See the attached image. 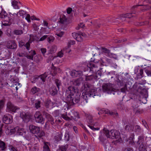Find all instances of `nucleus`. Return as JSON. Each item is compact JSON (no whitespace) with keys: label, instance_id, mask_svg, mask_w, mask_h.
Masks as SVG:
<instances>
[{"label":"nucleus","instance_id":"1a4fd4ad","mask_svg":"<svg viewBox=\"0 0 151 151\" xmlns=\"http://www.w3.org/2000/svg\"><path fill=\"white\" fill-rule=\"evenodd\" d=\"M11 132H12V133H14L16 132V134L18 135L22 136L25 133L26 131L23 128H19L18 127H17L14 128V129H11L10 130Z\"/></svg>","mask_w":151,"mask_h":151},{"label":"nucleus","instance_id":"c9c22d12","mask_svg":"<svg viewBox=\"0 0 151 151\" xmlns=\"http://www.w3.org/2000/svg\"><path fill=\"white\" fill-rule=\"evenodd\" d=\"M18 2L15 0L12 1V6L15 9H19V6L18 5Z\"/></svg>","mask_w":151,"mask_h":151},{"label":"nucleus","instance_id":"4c0bfd02","mask_svg":"<svg viewBox=\"0 0 151 151\" xmlns=\"http://www.w3.org/2000/svg\"><path fill=\"white\" fill-rule=\"evenodd\" d=\"M70 137L69 132L66 131L64 135V140L67 142L69 141Z\"/></svg>","mask_w":151,"mask_h":151},{"label":"nucleus","instance_id":"13d9d810","mask_svg":"<svg viewBox=\"0 0 151 151\" xmlns=\"http://www.w3.org/2000/svg\"><path fill=\"white\" fill-rule=\"evenodd\" d=\"M143 124L144 126L147 129L148 127V124H147L145 120H142V121Z\"/></svg>","mask_w":151,"mask_h":151},{"label":"nucleus","instance_id":"774afa93","mask_svg":"<svg viewBox=\"0 0 151 151\" xmlns=\"http://www.w3.org/2000/svg\"><path fill=\"white\" fill-rule=\"evenodd\" d=\"M145 71L148 76H151V72L149 70H146Z\"/></svg>","mask_w":151,"mask_h":151},{"label":"nucleus","instance_id":"412c9836","mask_svg":"<svg viewBox=\"0 0 151 151\" xmlns=\"http://www.w3.org/2000/svg\"><path fill=\"white\" fill-rule=\"evenodd\" d=\"M131 13L124 14V17H126V18H130L132 17H134V15H132V14H135V13L136 10V8H135V9H132V7L131 9Z\"/></svg>","mask_w":151,"mask_h":151},{"label":"nucleus","instance_id":"2eb2a0df","mask_svg":"<svg viewBox=\"0 0 151 151\" xmlns=\"http://www.w3.org/2000/svg\"><path fill=\"white\" fill-rule=\"evenodd\" d=\"M98 80V77L97 76L94 75H88V74L85 76V80L86 81H96Z\"/></svg>","mask_w":151,"mask_h":151},{"label":"nucleus","instance_id":"4468645a","mask_svg":"<svg viewBox=\"0 0 151 151\" xmlns=\"http://www.w3.org/2000/svg\"><path fill=\"white\" fill-rule=\"evenodd\" d=\"M43 114L48 119V122L51 124L52 125L55 124V122L52 116L49 114L45 111H43Z\"/></svg>","mask_w":151,"mask_h":151},{"label":"nucleus","instance_id":"a211bd4d","mask_svg":"<svg viewBox=\"0 0 151 151\" xmlns=\"http://www.w3.org/2000/svg\"><path fill=\"white\" fill-rule=\"evenodd\" d=\"M87 66L88 67L90 71L94 72L96 71L95 69L97 67V65H95L93 62H91L87 64Z\"/></svg>","mask_w":151,"mask_h":151},{"label":"nucleus","instance_id":"f704fd0d","mask_svg":"<svg viewBox=\"0 0 151 151\" xmlns=\"http://www.w3.org/2000/svg\"><path fill=\"white\" fill-rule=\"evenodd\" d=\"M101 50L106 55L110 56V50L108 49L102 47L101 48Z\"/></svg>","mask_w":151,"mask_h":151},{"label":"nucleus","instance_id":"58836bf2","mask_svg":"<svg viewBox=\"0 0 151 151\" xmlns=\"http://www.w3.org/2000/svg\"><path fill=\"white\" fill-rule=\"evenodd\" d=\"M81 79L80 78L77 79L74 81L73 85L76 86H79L81 83Z\"/></svg>","mask_w":151,"mask_h":151},{"label":"nucleus","instance_id":"c03bdc74","mask_svg":"<svg viewBox=\"0 0 151 151\" xmlns=\"http://www.w3.org/2000/svg\"><path fill=\"white\" fill-rule=\"evenodd\" d=\"M23 33L22 30L20 29H16L14 31V34L17 35H21Z\"/></svg>","mask_w":151,"mask_h":151},{"label":"nucleus","instance_id":"dca6fc26","mask_svg":"<svg viewBox=\"0 0 151 151\" xmlns=\"http://www.w3.org/2000/svg\"><path fill=\"white\" fill-rule=\"evenodd\" d=\"M106 130V132L104 131V132L106 134V137L111 139H114L115 130H111L110 131L108 130Z\"/></svg>","mask_w":151,"mask_h":151},{"label":"nucleus","instance_id":"09e8293b","mask_svg":"<svg viewBox=\"0 0 151 151\" xmlns=\"http://www.w3.org/2000/svg\"><path fill=\"white\" fill-rule=\"evenodd\" d=\"M47 75L45 73L43 74L38 77V78H40L42 81L43 82L45 81V78L47 77Z\"/></svg>","mask_w":151,"mask_h":151},{"label":"nucleus","instance_id":"20e7f679","mask_svg":"<svg viewBox=\"0 0 151 151\" xmlns=\"http://www.w3.org/2000/svg\"><path fill=\"white\" fill-rule=\"evenodd\" d=\"M103 92L108 94L112 93L114 95L117 92V90L113 87V85L110 83H104L102 86Z\"/></svg>","mask_w":151,"mask_h":151},{"label":"nucleus","instance_id":"72a5a7b5","mask_svg":"<svg viewBox=\"0 0 151 151\" xmlns=\"http://www.w3.org/2000/svg\"><path fill=\"white\" fill-rule=\"evenodd\" d=\"M40 89L36 86L34 87L31 89V92L33 94L40 92Z\"/></svg>","mask_w":151,"mask_h":151},{"label":"nucleus","instance_id":"cd10ccee","mask_svg":"<svg viewBox=\"0 0 151 151\" xmlns=\"http://www.w3.org/2000/svg\"><path fill=\"white\" fill-rule=\"evenodd\" d=\"M84 87V90L86 92L88 91L92 88V85L87 83H85L83 85Z\"/></svg>","mask_w":151,"mask_h":151},{"label":"nucleus","instance_id":"b1692460","mask_svg":"<svg viewBox=\"0 0 151 151\" xmlns=\"http://www.w3.org/2000/svg\"><path fill=\"white\" fill-rule=\"evenodd\" d=\"M50 91L51 95L52 96L55 95L57 94V90L56 87L54 86H52L50 90Z\"/></svg>","mask_w":151,"mask_h":151},{"label":"nucleus","instance_id":"79ce46f5","mask_svg":"<svg viewBox=\"0 0 151 151\" xmlns=\"http://www.w3.org/2000/svg\"><path fill=\"white\" fill-rule=\"evenodd\" d=\"M141 130V129L140 126L138 125L135 126L134 131L137 134L140 133Z\"/></svg>","mask_w":151,"mask_h":151},{"label":"nucleus","instance_id":"bb28decb","mask_svg":"<svg viewBox=\"0 0 151 151\" xmlns=\"http://www.w3.org/2000/svg\"><path fill=\"white\" fill-rule=\"evenodd\" d=\"M139 6H143V7H142V10H149V9H147V8H149V5H137L135 6H133L132 7V9L135 8H136V9H137V7Z\"/></svg>","mask_w":151,"mask_h":151},{"label":"nucleus","instance_id":"a18cd8bd","mask_svg":"<svg viewBox=\"0 0 151 151\" xmlns=\"http://www.w3.org/2000/svg\"><path fill=\"white\" fill-rule=\"evenodd\" d=\"M55 83L57 86L58 89L59 90L60 88V86H61V83L60 80L58 79H56L55 80Z\"/></svg>","mask_w":151,"mask_h":151},{"label":"nucleus","instance_id":"6e6552de","mask_svg":"<svg viewBox=\"0 0 151 151\" xmlns=\"http://www.w3.org/2000/svg\"><path fill=\"white\" fill-rule=\"evenodd\" d=\"M0 18L2 19V24L4 26H8L11 25L9 17L7 15H0Z\"/></svg>","mask_w":151,"mask_h":151},{"label":"nucleus","instance_id":"f3484780","mask_svg":"<svg viewBox=\"0 0 151 151\" xmlns=\"http://www.w3.org/2000/svg\"><path fill=\"white\" fill-rule=\"evenodd\" d=\"M82 74V72L80 71H76L75 70H72L70 73V75L73 78L79 77Z\"/></svg>","mask_w":151,"mask_h":151},{"label":"nucleus","instance_id":"e2e57ef3","mask_svg":"<svg viewBox=\"0 0 151 151\" xmlns=\"http://www.w3.org/2000/svg\"><path fill=\"white\" fill-rule=\"evenodd\" d=\"M63 136V134L62 133H61L57 137L56 139L57 140L59 141L61 140L62 139V137Z\"/></svg>","mask_w":151,"mask_h":151},{"label":"nucleus","instance_id":"4d7b16f0","mask_svg":"<svg viewBox=\"0 0 151 151\" xmlns=\"http://www.w3.org/2000/svg\"><path fill=\"white\" fill-rule=\"evenodd\" d=\"M75 41L73 40H70L68 43V47H69L71 45H73L75 44Z\"/></svg>","mask_w":151,"mask_h":151},{"label":"nucleus","instance_id":"a878e982","mask_svg":"<svg viewBox=\"0 0 151 151\" xmlns=\"http://www.w3.org/2000/svg\"><path fill=\"white\" fill-rule=\"evenodd\" d=\"M134 127L131 124H129L126 125L125 127V130L128 132H131L132 131Z\"/></svg>","mask_w":151,"mask_h":151},{"label":"nucleus","instance_id":"bf43d9fd","mask_svg":"<svg viewBox=\"0 0 151 151\" xmlns=\"http://www.w3.org/2000/svg\"><path fill=\"white\" fill-rule=\"evenodd\" d=\"M25 19L27 20L28 22H30L31 21L30 20V16L29 14H26V16L25 18Z\"/></svg>","mask_w":151,"mask_h":151},{"label":"nucleus","instance_id":"c756f323","mask_svg":"<svg viewBox=\"0 0 151 151\" xmlns=\"http://www.w3.org/2000/svg\"><path fill=\"white\" fill-rule=\"evenodd\" d=\"M67 21V19L66 17L64 15H61L60 17L59 22L62 24H65Z\"/></svg>","mask_w":151,"mask_h":151},{"label":"nucleus","instance_id":"6e6d98bb","mask_svg":"<svg viewBox=\"0 0 151 151\" xmlns=\"http://www.w3.org/2000/svg\"><path fill=\"white\" fill-rule=\"evenodd\" d=\"M120 90L121 92L124 93H125L126 91L127 90V85L125 84L124 87L121 88Z\"/></svg>","mask_w":151,"mask_h":151},{"label":"nucleus","instance_id":"37998d69","mask_svg":"<svg viewBox=\"0 0 151 151\" xmlns=\"http://www.w3.org/2000/svg\"><path fill=\"white\" fill-rule=\"evenodd\" d=\"M41 102L40 101L36 100L35 103V107L37 109L40 108L41 106Z\"/></svg>","mask_w":151,"mask_h":151},{"label":"nucleus","instance_id":"052dcab7","mask_svg":"<svg viewBox=\"0 0 151 151\" xmlns=\"http://www.w3.org/2000/svg\"><path fill=\"white\" fill-rule=\"evenodd\" d=\"M88 126L91 129L93 130H99V128L98 127L95 128L93 126L90 125H89Z\"/></svg>","mask_w":151,"mask_h":151},{"label":"nucleus","instance_id":"473e14b6","mask_svg":"<svg viewBox=\"0 0 151 151\" xmlns=\"http://www.w3.org/2000/svg\"><path fill=\"white\" fill-rule=\"evenodd\" d=\"M26 14V12L24 11L23 10H21L19 11L16 14L17 16L18 17L22 16L23 18H24V17Z\"/></svg>","mask_w":151,"mask_h":151},{"label":"nucleus","instance_id":"680f3d73","mask_svg":"<svg viewBox=\"0 0 151 151\" xmlns=\"http://www.w3.org/2000/svg\"><path fill=\"white\" fill-rule=\"evenodd\" d=\"M3 125L2 124H0V137H1L3 133L2 128Z\"/></svg>","mask_w":151,"mask_h":151},{"label":"nucleus","instance_id":"5fc2aeb1","mask_svg":"<svg viewBox=\"0 0 151 151\" xmlns=\"http://www.w3.org/2000/svg\"><path fill=\"white\" fill-rule=\"evenodd\" d=\"M117 139H118L117 140L112 142V143L113 145H117L120 142V141H121V138H118Z\"/></svg>","mask_w":151,"mask_h":151},{"label":"nucleus","instance_id":"9d476101","mask_svg":"<svg viewBox=\"0 0 151 151\" xmlns=\"http://www.w3.org/2000/svg\"><path fill=\"white\" fill-rule=\"evenodd\" d=\"M7 110L9 111H11L14 112H16L17 110L19 109V108L14 106L10 101L8 102L7 104Z\"/></svg>","mask_w":151,"mask_h":151},{"label":"nucleus","instance_id":"603ef678","mask_svg":"<svg viewBox=\"0 0 151 151\" xmlns=\"http://www.w3.org/2000/svg\"><path fill=\"white\" fill-rule=\"evenodd\" d=\"M4 105V101L3 100H0V113L1 110L3 108Z\"/></svg>","mask_w":151,"mask_h":151},{"label":"nucleus","instance_id":"aec40b11","mask_svg":"<svg viewBox=\"0 0 151 151\" xmlns=\"http://www.w3.org/2000/svg\"><path fill=\"white\" fill-rule=\"evenodd\" d=\"M9 17L11 24L13 22L17 21L18 19V17L16 14L14 13L13 14L10 13Z\"/></svg>","mask_w":151,"mask_h":151},{"label":"nucleus","instance_id":"ddd939ff","mask_svg":"<svg viewBox=\"0 0 151 151\" xmlns=\"http://www.w3.org/2000/svg\"><path fill=\"white\" fill-rule=\"evenodd\" d=\"M6 47L8 49H15L17 48V46L15 41L14 40H12L8 42Z\"/></svg>","mask_w":151,"mask_h":151},{"label":"nucleus","instance_id":"393cba45","mask_svg":"<svg viewBox=\"0 0 151 151\" xmlns=\"http://www.w3.org/2000/svg\"><path fill=\"white\" fill-rule=\"evenodd\" d=\"M6 147L5 143L0 140V151H6Z\"/></svg>","mask_w":151,"mask_h":151},{"label":"nucleus","instance_id":"338daca9","mask_svg":"<svg viewBox=\"0 0 151 151\" xmlns=\"http://www.w3.org/2000/svg\"><path fill=\"white\" fill-rule=\"evenodd\" d=\"M64 32H60L58 33H57L56 35L58 36L61 37L64 34Z\"/></svg>","mask_w":151,"mask_h":151},{"label":"nucleus","instance_id":"c85d7f7f","mask_svg":"<svg viewBox=\"0 0 151 151\" xmlns=\"http://www.w3.org/2000/svg\"><path fill=\"white\" fill-rule=\"evenodd\" d=\"M104 111V112H105L106 114H109L110 115L113 116L114 117H117L118 116V114L117 113H115L112 112H110L108 109Z\"/></svg>","mask_w":151,"mask_h":151},{"label":"nucleus","instance_id":"f257e3e1","mask_svg":"<svg viewBox=\"0 0 151 151\" xmlns=\"http://www.w3.org/2000/svg\"><path fill=\"white\" fill-rule=\"evenodd\" d=\"M77 90L73 86H69L66 90V102L69 105L71 106L78 103L79 101V94L76 93Z\"/></svg>","mask_w":151,"mask_h":151},{"label":"nucleus","instance_id":"8fccbe9b","mask_svg":"<svg viewBox=\"0 0 151 151\" xmlns=\"http://www.w3.org/2000/svg\"><path fill=\"white\" fill-rule=\"evenodd\" d=\"M121 138L120 136V133L119 131L115 130L114 131V138L117 139Z\"/></svg>","mask_w":151,"mask_h":151},{"label":"nucleus","instance_id":"864d4df0","mask_svg":"<svg viewBox=\"0 0 151 151\" xmlns=\"http://www.w3.org/2000/svg\"><path fill=\"white\" fill-rule=\"evenodd\" d=\"M83 39L82 37H81V33H79L77 35V37L76 40L78 42H81L83 40Z\"/></svg>","mask_w":151,"mask_h":151},{"label":"nucleus","instance_id":"4be33fe9","mask_svg":"<svg viewBox=\"0 0 151 151\" xmlns=\"http://www.w3.org/2000/svg\"><path fill=\"white\" fill-rule=\"evenodd\" d=\"M23 46H24L28 50H29L30 47V44L29 42H27L25 44L24 42L23 41H19V46L20 47H22Z\"/></svg>","mask_w":151,"mask_h":151},{"label":"nucleus","instance_id":"39448f33","mask_svg":"<svg viewBox=\"0 0 151 151\" xmlns=\"http://www.w3.org/2000/svg\"><path fill=\"white\" fill-rule=\"evenodd\" d=\"M138 141L137 144L139 146V151H147V146L145 143L144 142V139L143 137L139 136L138 138Z\"/></svg>","mask_w":151,"mask_h":151},{"label":"nucleus","instance_id":"3c124183","mask_svg":"<svg viewBox=\"0 0 151 151\" xmlns=\"http://www.w3.org/2000/svg\"><path fill=\"white\" fill-rule=\"evenodd\" d=\"M54 39V38L53 36H50L48 37H47V40L49 43H51L53 41Z\"/></svg>","mask_w":151,"mask_h":151},{"label":"nucleus","instance_id":"0e129e2a","mask_svg":"<svg viewBox=\"0 0 151 151\" xmlns=\"http://www.w3.org/2000/svg\"><path fill=\"white\" fill-rule=\"evenodd\" d=\"M48 36L47 35H45L42 37L39 40L40 41H42L45 40L46 38H47Z\"/></svg>","mask_w":151,"mask_h":151},{"label":"nucleus","instance_id":"2f4dec72","mask_svg":"<svg viewBox=\"0 0 151 151\" xmlns=\"http://www.w3.org/2000/svg\"><path fill=\"white\" fill-rule=\"evenodd\" d=\"M124 14L121 15L119 16L118 18H116V19L118 20L117 22H123L125 20L126 17H124Z\"/></svg>","mask_w":151,"mask_h":151},{"label":"nucleus","instance_id":"423d86ee","mask_svg":"<svg viewBox=\"0 0 151 151\" xmlns=\"http://www.w3.org/2000/svg\"><path fill=\"white\" fill-rule=\"evenodd\" d=\"M73 115H71L70 117H68L67 115L63 114L62 115V117L65 119L67 120H69L73 119L75 120H77L79 118V114L76 111H74L73 112Z\"/></svg>","mask_w":151,"mask_h":151},{"label":"nucleus","instance_id":"de8ad7c7","mask_svg":"<svg viewBox=\"0 0 151 151\" xmlns=\"http://www.w3.org/2000/svg\"><path fill=\"white\" fill-rule=\"evenodd\" d=\"M43 151H50L48 146L45 142H44V145L43 146Z\"/></svg>","mask_w":151,"mask_h":151},{"label":"nucleus","instance_id":"5701e85b","mask_svg":"<svg viewBox=\"0 0 151 151\" xmlns=\"http://www.w3.org/2000/svg\"><path fill=\"white\" fill-rule=\"evenodd\" d=\"M85 116L88 122L92 125H94L93 123V120L91 115L88 114H85Z\"/></svg>","mask_w":151,"mask_h":151},{"label":"nucleus","instance_id":"69168bd1","mask_svg":"<svg viewBox=\"0 0 151 151\" xmlns=\"http://www.w3.org/2000/svg\"><path fill=\"white\" fill-rule=\"evenodd\" d=\"M65 125L66 126L69 127V128H71L73 126L72 124L71 123H70L69 122L66 123Z\"/></svg>","mask_w":151,"mask_h":151},{"label":"nucleus","instance_id":"e433bc0d","mask_svg":"<svg viewBox=\"0 0 151 151\" xmlns=\"http://www.w3.org/2000/svg\"><path fill=\"white\" fill-rule=\"evenodd\" d=\"M31 55H27V58L28 59L33 60V56L36 54L35 51L31 50L30 52Z\"/></svg>","mask_w":151,"mask_h":151},{"label":"nucleus","instance_id":"6ab92c4d","mask_svg":"<svg viewBox=\"0 0 151 151\" xmlns=\"http://www.w3.org/2000/svg\"><path fill=\"white\" fill-rule=\"evenodd\" d=\"M106 129H104L101 132V134L99 136V138L100 141L102 142H104L106 139V134L104 132V131L106 132Z\"/></svg>","mask_w":151,"mask_h":151},{"label":"nucleus","instance_id":"7c9ffc66","mask_svg":"<svg viewBox=\"0 0 151 151\" xmlns=\"http://www.w3.org/2000/svg\"><path fill=\"white\" fill-rule=\"evenodd\" d=\"M68 145H62L59 147L57 151H66L68 148Z\"/></svg>","mask_w":151,"mask_h":151},{"label":"nucleus","instance_id":"9b49d317","mask_svg":"<svg viewBox=\"0 0 151 151\" xmlns=\"http://www.w3.org/2000/svg\"><path fill=\"white\" fill-rule=\"evenodd\" d=\"M3 120L4 123L6 124L12 123L13 122L12 116L9 114H7L4 116Z\"/></svg>","mask_w":151,"mask_h":151},{"label":"nucleus","instance_id":"f03ea898","mask_svg":"<svg viewBox=\"0 0 151 151\" xmlns=\"http://www.w3.org/2000/svg\"><path fill=\"white\" fill-rule=\"evenodd\" d=\"M96 93L97 90L96 89L92 88L88 91L83 92L82 93L81 97L87 103L88 102V100L90 97H92L94 98L95 96H97L96 95Z\"/></svg>","mask_w":151,"mask_h":151},{"label":"nucleus","instance_id":"0eeeda50","mask_svg":"<svg viewBox=\"0 0 151 151\" xmlns=\"http://www.w3.org/2000/svg\"><path fill=\"white\" fill-rule=\"evenodd\" d=\"M34 117L36 122L41 123L42 124L44 123L45 119L40 111L36 112L35 114Z\"/></svg>","mask_w":151,"mask_h":151},{"label":"nucleus","instance_id":"a19ab883","mask_svg":"<svg viewBox=\"0 0 151 151\" xmlns=\"http://www.w3.org/2000/svg\"><path fill=\"white\" fill-rule=\"evenodd\" d=\"M102 68H100V70H98L96 73L95 76H97L98 77V79L100 78L102 75Z\"/></svg>","mask_w":151,"mask_h":151},{"label":"nucleus","instance_id":"7ed1b4c3","mask_svg":"<svg viewBox=\"0 0 151 151\" xmlns=\"http://www.w3.org/2000/svg\"><path fill=\"white\" fill-rule=\"evenodd\" d=\"M30 132L32 134H36L37 137L41 138L45 135V132L42 130H40V128L37 126L31 124L29 127Z\"/></svg>","mask_w":151,"mask_h":151},{"label":"nucleus","instance_id":"ea45409f","mask_svg":"<svg viewBox=\"0 0 151 151\" xmlns=\"http://www.w3.org/2000/svg\"><path fill=\"white\" fill-rule=\"evenodd\" d=\"M57 47L56 46L53 45L51 46L50 50V54L55 52L57 50Z\"/></svg>","mask_w":151,"mask_h":151},{"label":"nucleus","instance_id":"f8f14e48","mask_svg":"<svg viewBox=\"0 0 151 151\" xmlns=\"http://www.w3.org/2000/svg\"><path fill=\"white\" fill-rule=\"evenodd\" d=\"M20 117L26 122H28L30 118V116L28 114L23 112L20 114Z\"/></svg>","mask_w":151,"mask_h":151},{"label":"nucleus","instance_id":"49530a36","mask_svg":"<svg viewBox=\"0 0 151 151\" xmlns=\"http://www.w3.org/2000/svg\"><path fill=\"white\" fill-rule=\"evenodd\" d=\"M107 21L110 22L111 23H114L116 22L117 23H119V22H117L118 20L116 19H114V18H110V19L108 18L107 19Z\"/></svg>","mask_w":151,"mask_h":151}]
</instances>
